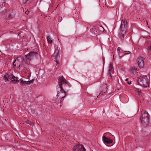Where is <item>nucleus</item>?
I'll return each instance as SVG.
<instances>
[{"label": "nucleus", "mask_w": 151, "mask_h": 151, "mask_svg": "<svg viewBox=\"0 0 151 151\" xmlns=\"http://www.w3.org/2000/svg\"><path fill=\"white\" fill-rule=\"evenodd\" d=\"M59 83L58 87L57 88V96L61 98V101L63 100V99L65 96V91L63 89L62 86V83L67 84L70 85V83H68L65 79L63 76H60L58 78Z\"/></svg>", "instance_id": "1"}, {"label": "nucleus", "mask_w": 151, "mask_h": 151, "mask_svg": "<svg viewBox=\"0 0 151 151\" xmlns=\"http://www.w3.org/2000/svg\"><path fill=\"white\" fill-rule=\"evenodd\" d=\"M37 55V53L35 52H30L28 54L25 55L24 58L21 61L22 63L19 65H17L18 68L20 69L21 68H26L27 64L28 62L35 58Z\"/></svg>", "instance_id": "2"}, {"label": "nucleus", "mask_w": 151, "mask_h": 151, "mask_svg": "<svg viewBox=\"0 0 151 151\" xmlns=\"http://www.w3.org/2000/svg\"><path fill=\"white\" fill-rule=\"evenodd\" d=\"M19 79L18 77H15L10 73H6L4 78V79L5 81H15L16 82H19L20 81V84L22 85L27 84L29 82H30L29 81H24L22 78L20 79L19 80Z\"/></svg>", "instance_id": "3"}, {"label": "nucleus", "mask_w": 151, "mask_h": 151, "mask_svg": "<svg viewBox=\"0 0 151 151\" xmlns=\"http://www.w3.org/2000/svg\"><path fill=\"white\" fill-rule=\"evenodd\" d=\"M127 26V21L125 20H122L119 32V37L121 39L124 38L126 35Z\"/></svg>", "instance_id": "4"}, {"label": "nucleus", "mask_w": 151, "mask_h": 151, "mask_svg": "<svg viewBox=\"0 0 151 151\" xmlns=\"http://www.w3.org/2000/svg\"><path fill=\"white\" fill-rule=\"evenodd\" d=\"M137 81L139 85L140 86L145 87L149 86L150 78H148L146 76H141L138 78Z\"/></svg>", "instance_id": "5"}, {"label": "nucleus", "mask_w": 151, "mask_h": 151, "mask_svg": "<svg viewBox=\"0 0 151 151\" xmlns=\"http://www.w3.org/2000/svg\"><path fill=\"white\" fill-rule=\"evenodd\" d=\"M141 115L140 117L141 122L142 125L145 127L149 123V114L146 111H142Z\"/></svg>", "instance_id": "6"}, {"label": "nucleus", "mask_w": 151, "mask_h": 151, "mask_svg": "<svg viewBox=\"0 0 151 151\" xmlns=\"http://www.w3.org/2000/svg\"><path fill=\"white\" fill-rule=\"evenodd\" d=\"M59 50L58 49V47L57 46H55V51L52 55V59L53 58L55 59L54 61L56 62L57 64L58 63V60H59L60 57L59 54Z\"/></svg>", "instance_id": "7"}, {"label": "nucleus", "mask_w": 151, "mask_h": 151, "mask_svg": "<svg viewBox=\"0 0 151 151\" xmlns=\"http://www.w3.org/2000/svg\"><path fill=\"white\" fill-rule=\"evenodd\" d=\"M2 14H7L8 15L6 19H9L12 18L14 15L15 12L12 9H6L2 12Z\"/></svg>", "instance_id": "8"}, {"label": "nucleus", "mask_w": 151, "mask_h": 151, "mask_svg": "<svg viewBox=\"0 0 151 151\" xmlns=\"http://www.w3.org/2000/svg\"><path fill=\"white\" fill-rule=\"evenodd\" d=\"M107 133H105L102 137V140L104 143L105 144L106 143L108 144L112 143L113 142V140L104 135L107 134Z\"/></svg>", "instance_id": "9"}, {"label": "nucleus", "mask_w": 151, "mask_h": 151, "mask_svg": "<svg viewBox=\"0 0 151 151\" xmlns=\"http://www.w3.org/2000/svg\"><path fill=\"white\" fill-rule=\"evenodd\" d=\"M137 63L140 68H142L144 66V61L143 58L142 57H139L137 60Z\"/></svg>", "instance_id": "10"}, {"label": "nucleus", "mask_w": 151, "mask_h": 151, "mask_svg": "<svg viewBox=\"0 0 151 151\" xmlns=\"http://www.w3.org/2000/svg\"><path fill=\"white\" fill-rule=\"evenodd\" d=\"M138 69L134 66L131 67L129 70L130 73L133 75H136L137 73H138Z\"/></svg>", "instance_id": "11"}, {"label": "nucleus", "mask_w": 151, "mask_h": 151, "mask_svg": "<svg viewBox=\"0 0 151 151\" xmlns=\"http://www.w3.org/2000/svg\"><path fill=\"white\" fill-rule=\"evenodd\" d=\"M81 144L76 145L73 148V151H81Z\"/></svg>", "instance_id": "12"}, {"label": "nucleus", "mask_w": 151, "mask_h": 151, "mask_svg": "<svg viewBox=\"0 0 151 151\" xmlns=\"http://www.w3.org/2000/svg\"><path fill=\"white\" fill-rule=\"evenodd\" d=\"M109 70L108 72V75H109L110 77H111V72L113 70V68L112 67V64L111 63H110L109 65Z\"/></svg>", "instance_id": "13"}, {"label": "nucleus", "mask_w": 151, "mask_h": 151, "mask_svg": "<svg viewBox=\"0 0 151 151\" xmlns=\"http://www.w3.org/2000/svg\"><path fill=\"white\" fill-rule=\"evenodd\" d=\"M117 51L119 57H120V58H121L123 56L121 54V51H122L121 48L119 47H118L117 49Z\"/></svg>", "instance_id": "14"}, {"label": "nucleus", "mask_w": 151, "mask_h": 151, "mask_svg": "<svg viewBox=\"0 0 151 151\" xmlns=\"http://www.w3.org/2000/svg\"><path fill=\"white\" fill-rule=\"evenodd\" d=\"M19 58H18V59L17 58L16 59H15L14 62L13 64V66H14V68L16 67V63L17 64V63L18 62V60L19 59V60H20L19 59Z\"/></svg>", "instance_id": "15"}, {"label": "nucleus", "mask_w": 151, "mask_h": 151, "mask_svg": "<svg viewBox=\"0 0 151 151\" xmlns=\"http://www.w3.org/2000/svg\"><path fill=\"white\" fill-rule=\"evenodd\" d=\"M47 40L49 43H51L52 42V40L51 39L50 37L49 36L47 37Z\"/></svg>", "instance_id": "16"}, {"label": "nucleus", "mask_w": 151, "mask_h": 151, "mask_svg": "<svg viewBox=\"0 0 151 151\" xmlns=\"http://www.w3.org/2000/svg\"><path fill=\"white\" fill-rule=\"evenodd\" d=\"M26 123L27 124H29L32 126L34 125V123L33 122H31V121L29 120L26 121Z\"/></svg>", "instance_id": "17"}, {"label": "nucleus", "mask_w": 151, "mask_h": 151, "mask_svg": "<svg viewBox=\"0 0 151 151\" xmlns=\"http://www.w3.org/2000/svg\"><path fill=\"white\" fill-rule=\"evenodd\" d=\"M80 146V148H81V150L82 151H86V149L83 145H81Z\"/></svg>", "instance_id": "18"}, {"label": "nucleus", "mask_w": 151, "mask_h": 151, "mask_svg": "<svg viewBox=\"0 0 151 151\" xmlns=\"http://www.w3.org/2000/svg\"><path fill=\"white\" fill-rule=\"evenodd\" d=\"M134 91L136 92H137V93H138L139 94H140L139 93L140 92V90L139 89H138L137 88H136L134 90Z\"/></svg>", "instance_id": "19"}, {"label": "nucleus", "mask_w": 151, "mask_h": 151, "mask_svg": "<svg viewBox=\"0 0 151 151\" xmlns=\"http://www.w3.org/2000/svg\"><path fill=\"white\" fill-rule=\"evenodd\" d=\"M99 29L101 31H103L104 30V28L102 26H100Z\"/></svg>", "instance_id": "20"}, {"label": "nucleus", "mask_w": 151, "mask_h": 151, "mask_svg": "<svg viewBox=\"0 0 151 151\" xmlns=\"http://www.w3.org/2000/svg\"><path fill=\"white\" fill-rule=\"evenodd\" d=\"M148 50H151V41L150 42V45L147 48Z\"/></svg>", "instance_id": "21"}, {"label": "nucleus", "mask_w": 151, "mask_h": 151, "mask_svg": "<svg viewBox=\"0 0 151 151\" xmlns=\"http://www.w3.org/2000/svg\"><path fill=\"white\" fill-rule=\"evenodd\" d=\"M127 83L128 84H129V85H130V84H131V83H131V81H127Z\"/></svg>", "instance_id": "22"}, {"label": "nucleus", "mask_w": 151, "mask_h": 151, "mask_svg": "<svg viewBox=\"0 0 151 151\" xmlns=\"http://www.w3.org/2000/svg\"><path fill=\"white\" fill-rule=\"evenodd\" d=\"M28 0H23V2L25 3H26Z\"/></svg>", "instance_id": "23"}, {"label": "nucleus", "mask_w": 151, "mask_h": 151, "mask_svg": "<svg viewBox=\"0 0 151 151\" xmlns=\"http://www.w3.org/2000/svg\"><path fill=\"white\" fill-rule=\"evenodd\" d=\"M32 115L33 116H35V114H34V113H33L32 112Z\"/></svg>", "instance_id": "24"}, {"label": "nucleus", "mask_w": 151, "mask_h": 151, "mask_svg": "<svg viewBox=\"0 0 151 151\" xmlns=\"http://www.w3.org/2000/svg\"><path fill=\"white\" fill-rule=\"evenodd\" d=\"M29 13V11H27L25 12V14H28Z\"/></svg>", "instance_id": "25"}, {"label": "nucleus", "mask_w": 151, "mask_h": 151, "mask_svg": "<svg viewBox=\"0 0 151 151\" xmlns=\"http://www.w3.org/2000/svg\"><path fill=\"white\" fill-rule=\"evenodd\" d=\"M128 78H126V79H125V81H127H127H128Z\"/></svg>", "instance_id": "26"}, {"label": "nucleus", "mask_w": 151, "mask_h": 151, "mask_svg": "<svg viewBox=\"0 0 151 151\" xmlns=\"http://www.w3.org/2000/svg\"><path fill=\"white\" fill-rule=\"evenodd\" d=\"M145 22H146V23L147 24H147H148L147 21H146Z\"/></svg>", "instance_id": "27"}, {"label": "nucleus", "mask_w": 151, "mask_h": 151, "mask_svg": "<svg viewBox=\"0 0 151 151\" xmlns=\"http://www.w3.org/2000/svg\"><path fill=\"white\" fill-rule=\"evenodd\" d=\"M104 86L105 87H106V84H105L104 85Z\"/></svg>", "instance_id": "28"}, {"label": "nucleus", "mask_w": 151, "mask_h": 151, "mask_svg": "<svg viewBox=\"0 0 151 151\" xmlns=\"http://www.w3.org/2000/svg\"><path fill=\"white\" fill-rule=\"evenodd\" d=\"M130 52L129 51H128V53L127 54H130Z\"/></svg>", "instance_id": "29"}, {"label": "nucleus", "mask_w": 151, "mask_h": 151, "mask_svg": "<svg viewBox=\"0 0 151 151\" xmlns=\"http://www.w3.org/2000/svg\"><path fill=\"white\" fill-rule=\"evenodd\" d=\"M94 99H95V100H97V98H94Z\"/></svg>", "instance_id": "30"}, {"label": "nucleus", "mask_w": 151, "mask_h": 151, "mask_svg": "<svg viewBox=\"0 0 151 151\" xmlns=\"http://www.w3.org/2000/svg\"><path fill=\"white\" fill-rule=\"evenodd\" d=\"M107 91V90L106 89V88L105 89L104 91Z\"/></svg>", "instance_id": "31"}, {"label": "nucleus", "mask_w": 151, "mask_h": 151, "mask_svg": "<svg viewBox=\"0 0 151 151\" xmlns=\"http://www.w3.org/2000/svg\"><path fill=\"white\" fill-rule=\"evenodd\" d=\"M126 54H127V53H125V54H124V55H126Z\"/></svg>", "instance_id": "32"}, {"label": "nucleus", "mask_w": 151, "mask_h": 151, "mask_svg": "<svg viewBox=\"0 0 151 151\" xmlns=\"http://www.w3.org/2000/svg\"><path fill=\"white\" fill-rule=\"evenodd\" d=\"M112 135L114 137V135Z\"/></svg>", "instance_id": "33"}]
</instances>
